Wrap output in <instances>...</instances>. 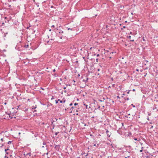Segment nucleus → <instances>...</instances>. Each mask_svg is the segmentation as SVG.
I'll use <instances>...</instances> for the list:
<instances>
[{
    "label": "nucleus",
    "mask_w": 158,
    "mask_h": 158,
    "mask_svg": "<svg viewBox=\"0 0 158 158\" xmlns=\"http://www.w3.org/2000/svg\"><path fill=\"white\" fill-rule=\"evenodd\" d=\"M57 34L58 36L60 39H62V37H63V35L61 34L58 33H58H57Z\"/></svg>",
    "instance_id": "nucleus-1"
},
{
    "label": "nucleus",
    "mask_w": 158,
    "mask_h": 158,
    "mask_svg": "<svg viewBox=\"0 0 158 158\" xmlns=\"http://www.w3.org/2000/svg\"><path fill=\"white\" fill-rule=\"evenodd\" d=\"M109 131L107 130H106V133L107 134V136L110 137L111 135V133H109Z\"/></svg>",
    "instance_id": "nucleus-2"
},
{
    "label": "nucleus",
    "mask_w": 158,
    "mask_h": 158,
    "mask_svg": "<svg viewBox=\"0 0 158 158\" xmlns=\"http://www.w3.org/2000/svg\"><path fill=\"white\" fill-rule=\"evenodd\" d=\"M58 101H60V102L61 103H64L65 102V100H64V101H63L62 100H60V99H58Z\"/></svg>",
    "instance_id": "nucleus-3"
},
{
    "label": "nucleus",
    "mask_w": 158,
    "mask_h": 158,
    "mask_svg": "<svg viewBox=\"0 0 158 158\" xmlns=\"http://www.w3.org/2000/svg\"><path fill=\"white\" fill-rule=\"evenodd\" d=\"M86 158H93L92 157L89 156L87 154L85 156Z\"/></svg>",
    "instance_id": "nucleus-4"
},
{
    "label": "nucleus",
    "mask_w": 158,
    "mask_h": 158,
    "mask_svg": "<svg viewBox=\"0 0 158 158\" xmlns=\"http://www.w3.org/2000/svg\"><path fill=\"white\" fill-rule=\"evenodd\" d=\"M58 31V33L59 34H63L64 33V31H63L59 30Z\"/></svg>",
    "instance_id": "nucleus-5"
},
{
    "label": "nucleus",
    "mask_w": 158,
    "mask_h": 158,
    "mask_svg": "<svg viewBox=\"0 0 158 158\" xmlns=\"http://www.w3.org/2000/svg\"><path fill=\"white\" fill-rule=\"evenodd\" d=\"M52 120H51V122H53V123L54 122L56 121L57 120V119L56 118H55V119L56 120V121H55L54 120H53V118H51Z\"/></svg>",
    "instance_id": "nucleus-6"
},
{
    "label": "nucleus",
    "mask_w": 158,
    "mask_h": 158,
    "mask_svg": "<svg viewBox=\"0 0 158 158\" xmlns=\"http://www.w3.org/2000/svg\"><path fill=\"white\" fill-rule=\"evenodd\" d=\"M29 45L28 44H25L24 45V47L27 48H28Z\"/></svg>",
    "instance_id": "nucleus-7"
},
{
    "label": "nucleus",
    "mask_w": 158,
    "mask_h": 158,
    "mask_svg": "<svg viewBox=\"0 0 158 158\" xmlns=\"http://www.w3.org/2000/svg\"><path fill=\"white\" fill-rule=\"evenodd\" d=\"M76 107H75V106H72L71 107L70 109L71 110H73V109H75V108H76Z\"/></svg>",
    "instance_id": "nucleus-8"
},
{
    "label": "nucleus",
    "mask_w": 158,
    "mask_h": 158,
    "mask_svg": "<svg viewBox=\"0 0 158 158\" xmlns=\"http://www.w3.org/2000/svg\"><path fill=\"white\" fill-rule=\"evenodd\" d=\"M88 78H87V79L85 80H83V81H84V82H87V81H88Z\"/></svg>",
    "instance_id": "nucleus-9"
},
{
    "label": "nucleus",
    "mask_w": 158,
    "mask_h": 158,
    "mask_svg": "<svg viewBox=\"0 0 158 158\" xmlns=\"http://www.w3.org/2000/svg\"><path fill=\"white\" fill-rule=\"evenodd\" d=\"M84 105L85 106L86 109L87 108L88 105H87L85 104H84Z\"/></svg>",
    "instance_id": "nucleus-10"
},
{
    "label": "nucleus",
    "mask_w": 158,
    "mask_h": 158,
    "mask_svg": "<svg viewBox=\"0 0 158 158\" xmlns=\"http://www.w3.org/2000/svg\"><path fill=\"white\" fill-rule=\"evenodd\" d=\"M36 108V106H32V109H35Z\"/></svg>",
    "instance_id": "nucleus-11"
},
{
    "label": "nucleus",
    "mask_w": 158,
    "mask_h": 158,
    "mask_svg": "<svg viewBox=\"0 0 158 158\" xmlns=\"http://www.w3.org/2000/svg\"><path fill=\"white\" fill-rule=\"evenodd\" d=\"M149 126L150 127V129L152 128L153 127V126H152V125L151 126V125H149Z\"/></svg>",
    "instance_id": "nucleus-12"
},
{
    "label": "nucleus",
    "mask_w": 158,
    "mask_h": 158,
    "mask_svg": "<svg viewBox=\"0 0 158 158\" xmlns=\"http://www.w3.org/2000/svg\"><path fill=\"white\" fill-rule=\"evenodd\" d=\"M12 143V141H9L8 142V144H11Z\"/></svg>",
    "instance_id": "nucleus-13"
},
{
    "label": "nucleus",
    "mask_w": 158,
    "mask_h": 158,
    "mask_svg": "<svg viewBox=\"0 0 158 158\" xmlns=\"http://www.w3.org/2000/svg\"><path fill=\"white\" fill-rule=\"evenodd\" d=\"M134 139L135 140H137V141H140V139H139V140H138V139H137V138H134Z\"/></svg>",
    "instance_id": "nucleus-14"
},
{
    "label": "nucleus",
    "mask_w": 158,
    "mask_h": 158,
    "mask_svg": "<svg viewBox=\"0 0 158 158\" xmlns=\"http://www.w3.org/2000/svg\"><path fill=\"white\" fill-rule=\"evenodd\" d=\"M94 143H95V144H94V146H96V141H94Z\"/></svg>",
    "instance_id": "nucleus-15"
},
{
    "label": "nucleus",
    "mask_w": 158,
    "mask_h": 158,
    "mask_svg": "<svg viewBox=\"0 0 158 158\" xmlns=\"http://www.w3.org/2000/svg\"><path fill=\"white\" fill-rule=\"evenodd\" d=\"M58 101H58V100H56V101H55L56 103V104L58 103Z\"/></svg>",
    "instance_id": "nucleus-16"
},
{
    "label": "nucleus",
    "mask_w": 158,
    "mask_h": 158,
    "mask_svg": "<svg viewBox=\"0 0 158 158\" xmlns=\"http://www.w3.org/2000/svg\"><path fill=\"white\" fill-rule=\"evenodd\" d=\"M83 59H84V60H85L86 62H87L86 61V60H85V57H83Z\"/></svg>",
    "instance_id": "nucleus-17"
},
{
    "label": "nucleus",
    "mask_w": 158,
    "mask_h": 158,
    "mask_svg": "<svg viewBox=\"0 0 158 158\" xmlns=\"http://www.w3.org/2000/svg\"><path fill=\"white\" fill-rule=\"evenodd\" d=\"M115 53V52H110V54H111V53Z\"/></svg>",
    "instance_id": "nucleus-18"
},
{
    "label": "nucleus",
    "mask_w": 158,
    "mask_h": 158,
    "mask_svg": "<svg viewBox=\"0 0 158 158\" xmlns=\"http://www.w3.org/2000/svg\"><path fill=\"white\" fill-rule=\"evenodd\" d=\"M55 26L54 25H52V26H51V28H54L55 27Z\"/></svg>",
    "instance_id": "nucleus-19"
},
{
    "label": "nucleus",
    "mask_w": 158,
    "mask_h": 158,
    "mask_svg": "<svg viewBox=\"0 0 158 158\" xmlns=\"http://www.w3.org/2000/svg\"><path fill=\"white\" fill-rule=\"evenodd\" d=\"M78 105V103H75L74 104V105L76 106V105Z\"/></svg>",
    "instance_id": "nucleus-20"
},
{
    "label": "nucleus",
    "mask_w": 158,
    "mask_h": 158,
    "mask_svg": "<svg viewBox=\"0 0 158 158\" xmlns=\"http://www.w3.org/2000/svg\"><path fill=\"white\" fill-rule=\"evenodd\" d=\"M46 143L44 142H43V145H46Z\"/></svg>",
    "instance_id": "nucleus-21"
},
{
    "label": "nucleus",
    "mask_w": 158,
    "mask_h": 158,
    "mask_svg": "<svg viewBox=\"0 0 158 158\" xmlns=\"http://www.w3.org/2000/svg\"><path fill=\"white\" fill-rule=\"evenodd\" d=\"M7 34V32L5 33L4 34V36L5 37L6 36V35Z\"/></svg>",
    "instance_id": "nucleus-22"
},
{
    "label": "nucleus",
    "mask_w": 158,
    "mask_h": 158,
    "mask_svg": "<svg viewBox=\"0 0 158 158\" xmlns=\"http://www.w3.org/2000/svg\"><path fill=\"white\" fill-rule=\"evenodd\" d=\"M30 154H31L30 153H27V155H29V156H30Z\"/></svg>",
    "instance_id": "nucleus-23"
},
{
    "label": "nucleus",
    "mask_w": 158,
    "mask_h": 158,
    "mask_svg": "<svg viewBox=\"0 0 158 158\" xmlns=\"http://www.w3.org/2000/svg\"><path fill=\"white\" fill-rule=\"evenodd\" d=\"M98 101L100 102H103L104 101L103 100H100V99H99L98 100Z\"/></svg>",
    "instance_id": "nucleus-24"
},
{
    "label": "nucleus",
    "mask_w": 158,
    "mask_h": 158,
    "mask_svg": "<svg viewBox=\"0 0 158 158\" xmlns=\"http://www.w3.org/2000/svg\"><path fill=\"white\" fill-rule=\"evenodd\" d=\"M112 87H115V84H113L112 85Z\"/></svg>",
    "instance_id": "nucleus-25"
},
{
    "label": "nucleus",
    "mask_w": 158,
    "mask_h": 158,
    "mask_svg": "<svg viewBox=\"0 0 158 158\" xmlns=\"http://www.w3.org/2000/svg\"><path fill=\"white\" fill-rule=\"evenodd\" d=\"M8 115H9V117L10 118H13L12 117H11V116H10V114H8Z\"/></svg>",
    "instance_id": "nucleus-26"
},
{
    "label": "nucleus",
    "mask_w": 158,
    "mask_h": 158,
    "mask_svg": "<svg viewBox=\"0 0 158 158\" xmlns=\"http://www.w3.org/2000/svg\"><path fill=\"white\" fill-rule=\"evenodd\" d=\"M117 98H118V99L120 98L118 96H117Z\"/></svg>",
    "instance_id": "nucleus-27"
},
{
    "label": "nucleus",
    "mask_w": 158,
    "mask_h": 158,
    "mask_svg": "<svg viewBox=\"0 0 158 158\" xmlns=\"http://www.w3.org/2000/svg\"><path fill=\"white\" fill-rule=\"evenodd\" d=\"M58 133L59 132H56L55 133V135H56L58 134Z\"/></svg>",
    "instance_id": "nucleus-28"
},
{
    "label": "nucleus",
    "mask_w": 158,
    "mask_h": 158,
    "mask_svg": "<svg viewBox=\"0 0 158 158\" xmlns=\"http://www.w3.org/2000/svg\"><path fill=\"white\" fill-rule=\"evenodd\" d=\"M143 41H145V39H144V37H143Z\"/></svg>",
    "instance_id": "nucleus-29"
},
{
    "label": "nucleus",
    "mask_w": 158,
    "mask_h": 158,
    "mask_svg": "<svg viewBox=\"0 0 158 158\" xmlns=\"http://www.w3.org/2000/svg\"><path fill=\"white\" fill-rule=\"evenodd\" d=\"M128 38L130 39L131 38V36H128Z\"/></svg>",
    "instance_id": "nucleus-30"
},
{
    "label": "nucleus",
    "mask_w": 158,
    "mask_h": 158,
    "mask_svg": "<svg viewBox=\"0 0 158 158\" xmlns=\"http://www.w3.org/2000/svg\"><path fill=\"white\" fill-rule=\"evenodd\" d=\"M72 105H73V103H71L69 104V106H72Z\"/></svg>",
    "instance_id": "nucleus-31"
},
{
    "label": "nucleus",
    "mask_w": 158,
    "mask_h": 158,
    "mask_svg": "<svg viewBox=\"0 0 158 158\" xmlns=\"http://www.w3.org/2000/svg\"><path fill=\"white\" fill-rule=\"evenodd\" d=\"M131 106H133V107H135V105H133V104H131Z\"/></svg>",
    "instance_id": "nucleus-32"
},
{
    "label": "nucleus",
    "mask_w": 158,
    "mask_h": 158,
    "mask_svg": "<svg viewBox=\"0 0 158 158\" xmlns=\"http://www.w3.org/2000/svg\"><path fill=\"white\" fill-rule=\"evenodd\" d=\"M130 40V41H132V42H133L134 41V40Z\"/></svg>",
    "instance_id": "nucleus-33"
},
{
    "label": "nucleus",
    "mask_w": 158,
    "mask_h": 158,
    "mask_svg": "<svg viewBox=\"0 0 158 158\" xmlns=\"http://www.w3.org/2000/svg\"><path fill=\"white\" fill-rule=\"evenodd\" d=\"M54 99V98L53 97V96H52L51 98V99Z\"/></svg>",
    "instance_id": "nucleus-34"
},
{
    "label": "nucleus",
    "mask_w": 158,
    "mask_h": 158,
    "mask_svg": "<svg viewBox=\"0 0 158 158\" xmlns=\"http://www.w3.org/2000/svg\"><path fill=\"white\" fill-rule=\"evenodd\" d=\"M9 149H5V152H6L7 150H8Z\"/></svg>",
    "instance_id": "nucleus-35"
},
{
    "label": "nucleus",
    "mask_w": 158,
    "mask_h": 158,
    "mask_svg": "<svg viewBox=\"0 0 158 158\" xmlns=\"http://www.w3.org/2000/svg\"><path fill=\"white\" fill-rule=\"evenodd\" d=\"M131 91V90H129L127 92V94H129V92L130 91Z\"/></svg>",
    "instance_id": "nucleus-36"
},
{
    "label": "nucleus",
    "mask_w": 158,
    "mask_h": 158,
    "mask_svg": "<svg viewBox=\"0 0 158 158\" xmlns=\"http://www.w3.org/2000/svg\"><path fill=\"white\" fill-rule=\"evenodd\" d=\"M68 30H72V29H70V28H68Z\"/></svg>",
    "instance_id": "nucleus-37"
},
{
    "label": "nucleus",
    "mask_w": 158,
    "mask_h": 158,
    "mask_svg": "<svg viewBox=\"0 0 158 158\" xmlns=\"http://www.w3.org/2000/svg\"><path fill=\"white\" fill-rule=\"evenodd\" d=\"M52 126L53 127V128H54V127L55 126L54 125H53Z\"/></svg>",
    "instance_id": "nucleus-38"
},
{
    "label": "nucleus",
    "mask_w": 158,
    "mask_h": 158,
    "mask_svg": "<svg viewBox=\"0 0 158 158\" xmlns=\"http://www.w3.org/2000/svg\"><path fill=\"white\" fill-rule=\"evenodd\" d=\"M52 126L53 127V128H54V127L55 126L54 125H53Z\"/></svg>",
    "instance_id": "nucleus-39"
},
{
    "label": "nucleus",
    "mask_w": 158,
    "mask_h": 158,
    "mask_svg": "<svg viewBox=\"0 0 158 158\" xmlns=\"http://www.w3.org/2000/svg\"><path fill=\"white\" fill-rule=\"evenodd\" d=\"M73 82L74 83H75L76 82V81L75 80H73Z\"/></svg>",
    "instance_id": "nucleus-40"
},
{
    "label": "nucleus",
    "mask_w": 158,
    "mask_h": 158,
    "mask_svg": "<svg viewBox=\"0 0 158 158\" xmlns=\"http://www.w3.org/2000/svg\"><path fill=\"white\" fill-rule=\"evenodd\" d=\"M96 60L97 62H98V58H97L96 59Z\"/></svg>",
    "instance_id": "nucleus-41"
},
{
    "label": "nucleus",
    "mask_w": 158,
    "mask_h": 158,
    "mask_svg": "<svg viewBox=\"0 0 158 158\" xmlns=\"http://www.w3.org/2000/svg\"><path fill=\"white\" fill-rule=\"evenodd\" d=\"M55 71H56V70H55V69H54L53 70V72H55Z\"/></svg>",
    "instance_id": "nucleus-42"
},
{
    "label": "nucleus",
    "mask_w": 158,
    "mask_h": 158,
    "mask_svg": "<svg viewBox=\"0 0 158 158\" xmlns=\"http://www.w3.org/2000/svg\"><path fill=\"white\" fill-rule=\"evenodd\" d=\"M132 91H135V89H133V90H132Z\"/></svg>",
    "instance_id": "nucleus-43"
},
{
    "label": "nucleus",
    "mask_w": 158,
    "mask_h": 158,
    "mask_svg": "<svg viewBox=\"0 0 158 158\" xmlns=\"http://www.w3.org/2000/svg\"><path fill=\"white\" fill-rule=\"evenodd\" d=\"M66 87H64L63 88V89H66Z\"/></svg>",
    "instance_id": "nucleus-44"
},
{
    "label": "nucleus",
    "mask_w": 158,
    "mask_h": 158,
    "mask_svg": "<svg viewBox=\"0 0 158 158\" xmlns=\"http://www.w3.org/2000/svg\"><path fill=\"white\" fill-rule=\"evenodd\" d=\"M142 151H143V150H140V152H142Z\"/></svg>",
    "instance_id": "nucleus-45"
},
{
    "label": "nucleus",
    "mask_w": 158,
    "mask_h": 158,
    "mask_svg": "<svg viewBox=\"0 0 158 158\" xmlns=\"http://www.w3.org/2000/svg\"><path fill=\"white\" fill-rule=\"evenodd\" d=\"M145 61H146L147 62H148V60H145Z\"/></svg>",
    "instance_id": "nucleus-46"
},
{
    "label": "nucleus",
    "mask_w": 158,
    "mask_h": 158,
    "mask_svg": "<svg viewBox=\"0 0 158 158\" xmlns=\"http://www.w3.org/2000/svg\"><path fill=\"white\" fill-rule=\"evenodd\" d=\"M51 123H52V125H54L53 124V122H51Z\"/></svg>",
    "instance_id": "nucleus-47"
},
{
    "label": "nucleus",
    "mask_w": 158,
    "mask_h": 158,
    "mask_svg": "<svg viewBox=\"0 0 158 158\" xmlns=\"http://www.w3.org/2000/svg\"><path fill=\"white\" fill-rule=\"evenodd\" d=\"M8 6H9V7H11V5H9Z\"/></svg>",
    "instance_id": "nucleus-48"
},
{
    "label": "nucleus",
    "mask_w": 158,
    "mask_h": 158,
    "mask_svg": "<svg viewBox=\"0 0 158 158\" xmlns=\"http://www.w3.org/2000/svg\"><path fill=\"white\" fill-rule=\"evenodd\" d=\"M99 56V54H98L97 55V56Z\"/></svg>",
    "instance_id": "nucleus-49"
},
{
    "label": "nucleus",
    "mask_w": 158,
    "mask_h": 158,
    "mask_svg": "<svg viewBox=\"0 0 158 158\" xmlns=\"http://www.w3.org/2000/svg\"><path fill=\"white\" fill-rule=\"evenodd\" d=\"M148 115H151V114L149 113V114H148Z\"/></svg>",
    "instance_id": "nucleus-50"
},
{
    "label": "nucleus",
    "mask_w": 158,
    "mask_h": 158,
    "mask_svg": "<svg viewBox=\"0 0 158 158\" xmlns=\"http://www.w3.org/2000/svg\"><path fill=\"white\" fill-rule=\"evenodd\" d=\"M147 119H148V120H149V117H148V118H147Z\"/></svg>",
    "instance_id": "nucleus-51"
},
{
    "label": "nucleus",
    "mask_w": 158,
    "mask_h": 158,
    "mask_svg": "<svg viewBox=\"0 0 158 158\" xmlns=\"http://www.w3.org/2000/svg\"><path fill=\"white\" fill-rule=\"evenodd\" d=\"M20 134H21V133H20V132H19V133H18V134H19V135H20Z\"/></svg>",
    "instance_id": "nucleus-52"
},
{
    "label": "nucleus",
    "mask_w": 158,
    "mask_h": 158,
    "mask_svg": "<svg viewBox=\"0 0 158 158\" xmlns=\"http://www.w3.org/2000/svg\"><path fill=\"white\" fill-rule=\"evenodd\" d=\"M100 71V69H98V71Z\"/></svg>",
    "instance_id": "nucleus-53"
},
{
    "label": "nucleus",
    "mask_w": 158,
    "mask_h": 158,
    "mask_svg": "<svg viewBox=\"0 0 158 158\" xmlns=\"http://www.w3.org/2000/svg\"><path fill=\"white\" fill-rule=\"evenodd\" d=\"M36 110H34V111H33V112H36Z\"/></svg>",
    "instance_id": "nucleus-54"
},
{
    "label": "nucleus",
    "mask_w": 158,
    "mask_h": 158,
    "mask_svg": "<svg viewBox=\"0 0 158 158\" xmlns=\"http://www.w3.org/2000/svg\"><path fill=\"white\" fill-rule=\"evenodd\" d=\"M106 28H107V27H108V26H107V25H106Z\"/></svg>",
    "instance_id": "nucleus-55"
},
{
    "label": "nucleus",
    "mask_w": 158,
    "mask_h": 158,
    "mask_svg": "<svg viewBox=\"0 0 158 158\" xmlns=\"http://www.w3.org/2000/svg\"><path fill=\"white\" fill-rule=\"evenodd\" d=\"M1 140H2V141L3 140V138L1 139Z\"/></svg>",
    "instance_id": "nucleus-56"
},
{
    "label": "nucleus",
    "mask_w": 158,
    "mask_h": 158,
    "mask_svg": "<svg viewBox=\"0 0 158 158\" xmlns=\"http://www.w3.org/2000/svg\"><path fill=\"white\" fill-rule=\"evenodd\" d=\"M111 146L112 147H113V146L112 145V144H111Z\"/></svg>",
    "instance_id": "nucleus-57"
},
{
    "label": "nucleus",
    "mask_w": 158,
    "mask_h": 158,
    "mask_svg": "<svg viewBox=\"0 0 158 158\" xmlns=\"http://www.w3.org/2000/svg\"><path fill=\"white\" fill-rule=\"evenodd\" d=\"M136 71H139V69H136Z\"/></svg>",
    "instance_id": "nucleus-58"
},
{
    "label": "nucleus",
    "mask_w": 158,
    "mask_h": 158,
    "mask_svg": "<svg viewBox=\"0 0 158 158\" xmlns=\"http://www.w3.org/2000/svg\"><path fill=\"white\" fill-rule=\"evenodd\" d=\"M124 28H125L126 27L125 26H124L123 27Z\"/></svg>",
    "instance_id": "nucleus-59"
},
{
    "label": "nucleus",
    "mask_w": 158,
    "mask_h": 158,
    "mask_svg": "<svg viewBox=\"0 0 158 158\" xmlns=\"http://www.w3.org/2000/svg\"><path fill=\"white\" fill-rule=\"evenodd\" d=\"M20 106V105L18 106V108H19V106Z\"/></svg>",
    "instance_id": "nucleus-60"
},
{
    "label": "nucleus",
    "mask_w": 158,
    "mask_h": 158,
    "mask_svg": "<svg viewBox=\"0 0 158 158\" xmlns=\"http://www.w3.org/2000/svg\"><path fill=\"white\" fill-rule=\"evenodd\" d=\"M53 6H51V8H53Z\"/></svg>",
    "instance_id": "nucleus-61"
},
{
    "label": "nucleus",
    "mask_w": 158,
    "mask_h": 158,
    "mask_svg": "<svg viewBox=\"0 0 158 158\" xmlns=\"http://www.w3.org/2000/svg\"><path fill=\"white\" fill-rule=\"evenodd\" d=\"M64 92L65 93H66V90H65V91H64Z\"/></svg>",
    "instance_id": "nucleus-62"
},
{
    "label": "nucleus",
    "mask_w": 158,
    "mask_h": 158,
    "mask_svg": "<svg viewBox=\"0 0 158 158\" xmlns=\"http://www.w3.org/2000/svg\"><path fill=\"white\" fill-rule=\"evenodd\" d=\"M3 144H2V146L1 147H2V146H3Z\"/></svg>",
    "instance_id": "nucleus-63"
},
{
    "label": "nucleus",
    "mask_w": 158,
    "mask_h": 158,
    "mask_svg": "<svg viewBox=\"0 0 158 158\" xmlns=\"http://www.w3.org/2000/svg\"><path fill=\"white\" fill-rule=\"evenodd\" d=\"M127 100H129V98H127Z\"/></svg>",
    "instance_id": "nucleus-64"
}]
</instances>
